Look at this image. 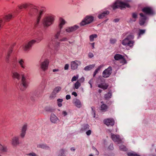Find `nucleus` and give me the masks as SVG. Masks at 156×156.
Returning <instances> with one entry per match:
<instances>
[{"instance_id":"20e7f679","label":"nucleus","mask_w":156,"mask_h":156,"mask_svg":"<svg viewBox=\"0 0 156 156\" xmlns=\"http://www.w3.org/2000/svg\"><path fill=\"white\" fill-rule=\"evenodd\" d=\"M16 84L18 85L20 89L22 91L25 90L28 86V82L27 79L23 75H22V79L20 84L16 82Z\"/></svg>"},{"instance_id":"9d476101","label":"nucleus","mask_w":156,"mask_h":156,"mask_svg":"<svg viewBox=\"0 0 156 156\" xmlns=\"http://www.w3.org/2000/svg\"><path fill=\"white\" fill-rule=\"evenodd\" d=\"M140 17L139 19V24L141 26H142L145 23L147 17L145 15L142 13H140Z\"/></svg>"},{"instance_id":"aec40b11","label":"nucleus","mask_w":156,"mask_h":156,"mask_svg":"<svg viewBox=\"0 0 156 156\" xmlns=\"http://www.w3.org/2000/svg\"><path fill=\"white\" fill-rule=\"evenodd\" d=\"M78 28L79 26L76 25L72 27H67L66 29V30L67 32L70 33L76 30Z\"/></svg>"},{"instance_id":"a19ab883","label":"nucleus","mask_w":156,"mask_h":156,"mask_svg":"<svg viewBox=\"0 0 156 156\" xmlns=\"http://www.w3.org/2000/svg\"><path fill=\"white\" fill-rule=\"evenodd\" d=\"M80 86V83L78 81H77L75 84V87L76 89H78Z\"/></svg>"},{"instance_id":"7ed1b4c3","label":"nucleus","mask_w":156,"mask_h":156,"mask_svg":"<svg viewBox=\"0 0 156 156\" xmlns=\"http://www.w3.org/2000/svg\"><path fill=\"white\" fill-rule=\"evenodd\" d=\"M43 39V37L42 36H39L36 40H32L30 41L27 44L23 46V48L24 50L25 51L29 50L32 45L36 42L37 43L40 42Z\"/></svg>"},{"instance_id":"7c9ffc66","label":"nucleus","mask_w":156,"mask_h":156,"mask_svg":"<svg viewBox=\"0 0 156 156\" xmlns=\"http://www.w3.org/2000/svg\"><path fill=\"white\" fill-rule=\"evenodd\" d=\"M115 123V120L113 119H108V126H112L114 125Z\"/></svg>"},{"instance_id":"0e129e2a","label":"nucleus","mask_w":156,"mask_h":156,"mask_svg":"<svg viewBox=\"0 0 156 156\" xmlns=\"http://www.w3.org/2000/svg\"><path fill=\"white\" fill-rule=\"evenodd\" d=\"M69 67V65L68 64H66L65 65L64 67V69L65 70H67L68 69Z\"/></svg>"},{"instance_id":"2f4dec72","label":"nucleus","mask_w":156,"mask_h":156,"mask_svg":"<svg viewBox=\"0 0 156 156\" xmlns=\"http://www.w3.org/2000/svg\"><path fill=\"white\" fill-rule=\"evenodd\" d=\"M31 5L30 3H25L19 6V8L21 9L23 8L26 9L28 7H30Z\"/></svg>"},{"instance_id":"0eeeda50","label":"nucleus","mask_w":156,"mask_h":156,"mask_svg":"<svg viewBox=\"0 0 156 156\" xmlns=\"http://www.w3.org/2000/svg\"><path fill=\"white\" fill-rule=\"evenodd\" d=\"M94 20V17L91 16H87L80 23L81 26H84L91 23Z\"/></svg>"},{"instance_id":"58836bf2","label":"nucleus","mask_w":156,"mask_h":156,"mask_svg":"<svg viewBox=\"0 0 156 156\" xmlns=\"http://www.w3.org/2000/svg\"><path fill=\"white\" fill-rule=\"evenodd\" d=\"M89 126L88 124H86L83 126L82 128L81 129L83 131H85L89 129Z\"/></svg>"},{"instance_id":"13d9d810","label":"nucleus","mask_w":156,"mask_h":156,"mask_svg":"<svg viewBox=\"0 0 156 156\" xmlns=\"http://www.w3.org/2000/svg\"><path fill=\"white\" fill-rule=\"evenodd\" d=\"M3 23V21L2 18H0V28L1 27Z\"/></svg>"},{"instance_id":"e2e57ef3","label":"nucleus","mask_w":156,"mask_h":156,"mask_svg":"<svg viewBox=\"0 0 156 156\" xmlns=\"http://www.w3.org/2000/svg\"><path fill=\"white\" fill-rule=\"evenodd\" d=\"M88 56L90 58H91L94 57V55L92 53L90 52L88 54Z\"/></svg>"},{"instance_id":"9b49d317","label":"nucleus","mask_w":156,"mask_h":156,"mask_svg":"<svg viewBox=\"0 0 156 156\" xmlns=\"http://www.w3.org/2000/svg\"><path fill=\"white\" fill-rule=\"evenodd\" d=\"M111 138L114 141L118 144H120L122 142V140L119 135L112 134Z\"/></svg>"},{"instance_id":"f03ea898","label":"nucleus","mask_w":156,"mask_h":156,"mask_svg":"<svg viewBox=\"0 0 156 156\" xmlns=\"http://www.w3.org/2000/svg\"><path fill=\"white\" fill-rule=\"evenodd\" d=\"M134 37V35L132 34L128 35L122 41V44L126 47H129L130 48H132L134 43V41L133 40Z\"/></svg>"},{"instance_id":"79ce46f5","label":"nucleus","mask_w":156,"mask_h":156,"mask_svg":"<svg viewBox=\"0 0 156 156\" xmlns=\"http://www.w3.org/2000/svg\"><path fill=\"white\" fill-rule=\"evenodd\" d=\"M103 76L105 78L107 77V69H106L103 72Z\"/></svg>"},{"instance_id":"4d7b16f0","label":"nucleus","mask_w":156,"mask_h":156,"mask_svg":"<svg viewBox=\"0 0 156 156\" xmlns=\"http://www.w3.org/2000/svg\"><path fill=\"white\" fill-rule=\"evenodd\" d=\"M91 133V131L90 130H88L86 133V134L88 136L90 135Z\"/></svg>"},{"instance_id":"bb28decb","label":"nucleus","mask_w":156,"mask_h":156,"mask_svg":"<svg viewBox=\"0 0 156 156\" xmlns=\"http://www.w3.org/2000/svg\"><path fill=\"white\" fill-rule=\"evenodd\" d=\"M37 147L46 150L49 149V147L46 145L43 144H40L37 145Z\"/></svg>"},{"instance_id":"f3484780","label":"nucleus","mask_w":156,"mask_h":156,"mask_svg":"<svg viewBox=\"0 0 156 156\" xmlns=\"http://www.w3.org/2000/svg\"><path fill=\"white\" fill-rule=\"evenodd\" d=\"M62 88L60 87H55L53 90L52 92V94L51 95L50 97L52 98H54L55 97L56 95L61 90Z\"/></svg>"},{"instance_id":"ea45409f","label":"nucleus","mask_w":156,"mask_h":156,"mask_svg":"<svg viewBox=\"0 0 156 156\" xmlns=\"http://www.w3.org/2000/svg\"><path fill=\"white\" fill-rule=\"evenodd\" d=\"M99 87L103 89L104 90L106 89L107 88V86L103 85L102 84H99L98 86Z\"/></svg>"},{"instance_id":"09e8293b","label":"nucleus","mask_w":156,"mask_h":156,"mask_svg":"<svg viewBox=\"0 0 156 156\" xmlns=\"http://www.w3.org/2000/svg\"><path fill=\"white\" fill-rule=\"evenodd\" d=\"M116 40L114 39L111 38L110 40V42L111 43L113 44L116 42Z\"/></svg>"},{"instance_id":"c03bdc74","label":"nucleus","mask_w":156,"mask_h":156,"mask_svg":"<svg viewBox=\"0 0 156 156\" xmlns=\"http://www.w3.org/2000/svg\"><path fill=\"white\" fill-rule=\"evenodd\" d=\"M108 98H111L112 96V92L111 90L108 89Z\"/></svg>"},{"instance_id":"4be33fe9","label":"nucleus","mask_w":156,"mask_h":156,"mask_svg":"<svg viewBox=\"0 0 156 156\" xmlns=\"http://www.w3.org/2000/svg\"><path fill=\"white\" fill-rule=\"evenodd\" d=\"M39 93L38 91L36 90L31 93V96L30 97V99L32 101L35 100V97H39L40 96L39 95Z\"/></svg>"},{"instance_id":"ddd939ff","label":"nucleus","mask_w":156,"mask_h":156,"mask_svg":"<svg viewBox=\"0 0 156 156\" xmlns=\"http://www.w3.org/2000/svg\"><path fill=\"white\" fill-rule=\"evenodd\" d=\"M81 62L79 61L76 60L73 61L71 63V68L73 70H75L77 68L78 66L81 64Z\"/></svg>"},{"instance_id":"4468645a","label":"nucleus","mask_w":156,"mask_h":156,"mask_svg":"<svg viewBox=\"0 0 156 156\" xmlns=\"http://www.w3.org/2000/svg\"><path fill=\"white\" fill-rule=\"evenodd\" d=\"M49 62V60L46 59L41 63V67L43 71H45L48 69Z\"/></svg>"},{"instance_id":"052dcab7","label":"nucleus","mask_w":156,"mask_h":156,"mask_svg":"<svg viewBox=\"0 0 156 156\" xmlns=\"http://www.w3.org/2000/svg\"><path fill=\"white\" fill-rule=\"evenodd\" d=\"M108 148L109 149L111 150L113 149V144H110L108 147Z\"/></svg>"},{"instance_id":"c756f323","label":"nucleus","mask_w":156,"mask_h":156,"mask_svg":"<svg viewBox=\"0 0 156 156\" xmlns=\"http://www.w3.org/2000/svg\"><path fill=\"white\" fill-rule=\"evenodd\" d=\"M101 110L102 112H105L106 111L107 106L103 103V101L101 102Z\"/></svg>"},{"instance_id":"338daca9","label":"nucleus","mask_w":156,"mask_h":156,"mask_svg":"<svg viewBox=\"0 0 156 156\" xmlns=\"http://www.w3.org/2000/svg\"><path fill=\"white\" fill-rule=\"evenodd\" d=\"M66 99L69 100V99H70L71 96L69 95H66Z\"/></svg>"},{"instance_id":"864d4df0","label":"nucleus","mask_w":156,"mask_h":156,"mask_svg":"<svg viewBox=\"0 0 156 156\" xmlns=\"http://www.w3.org/2000/svg\"><path fill=\"white\" fill-rule=\"evenodd\" d=\"M137 15L136 13H132V17L133 18L136 19L137 18Z\"/></svg>"},{"instance_id":"cd10ccee","label":"nucleus","mask_w":156,"mask_h":156,"mask_svg":"<svg viewBox=\"0 0 156 156\" xmlns=\"http://www.w3.org/2000/svg\"><path fill=\"white\" fill-rule=\"evenodd\" d=\"M107 15V11H105L101 14H100L98 16V17L99 19H102Z\"/></svg>"},{"instance_id":"4c0bfd02","label":"nucleus","mask_w":156,"mask_h":156,"mask_svg":"<svg viewBox=\"0 0 156 156\" xmlns=\"http://www.w3.org/2000/svg\"><path fill=\"white\" fill-rule=\"evenodd\" d=\"M128 156H140L135 152H129L127 154Z\"/></svg>"},{"instance_id":"a878e982","label":"nucleus","mask_w":156,"mask_h":156,"mask_svg":"<svg viewBox=\"0 0 156 156\" xmlns=\"http://www.w3.org/2000/svg\"><path fill=\"white\" fill-rule=\"evenodd\" d=\"M18 63L20 66L23 69L25 68L26 66L24 64V61L23 59H19L18 60Z\"/></svg>"},{"instance_id":"f257e3e1","label":"nucleus","mask_w":156,"mask_h":156,"mask_svg":"<svg viewBox=\"0 0 156 156\" xmlns=\"http://www.w3.org/2000/svg\"><path fill=\"white\" fill-rule=\"evenodd\" d=\"M59 21L60 23L58 27L60 30L58 31L55 34L54 37L55 40L52 42L53 45L55 47V49L56 50L58 48L59 46L60 42H59V41L61 37L60 35L61 29L62 28L63 26L66 23V21L65 20L62 18L59 19Z\"/></svg>"},{"instance_id":"c85d7f7f","label":"nucleus","mask_w":156,"mask_h":156,"mask_svg":"<svg viewBox=\"0 0 156 156\" xmlns=\"http://www.w3.org/2000/svg\"><path fill=\"white\" fill-rule=\"evenodd\" d=\"M16 61L17 58L16 57H13L12 59V61L11 62L12 66L13 68H15L16 66Z\"/></svg>"},{"instance_id":"774afa93","label":"nucleus","mask_w":156,"mask_h":156,"mask_svg":"<svg viewBox=\"0 0 156 156\" xmlns=\"http://www.w3.org/2000/svg\"><path fill=\"white\" fill-rule=\"evenodd\" d=\"M72 95H74L75 97H76L77 96V94L75 92H73L72 93Z\"/></svg>"},{"instance_id":"412c9836","label":"nucleus","mask_w":156,"mask_h":156,"mask_svg":"<svg viewBox=\"0 0 156 156\" xmlns=\"http://www.w3.org/2000/svg\"><path fill=\"white\" fill-rule=\"evenodd\" d=\"M50 119L51 122L54 123H56L58 120V117L53 113L51 114Z\"/></svg>"},{"instance_id":"393cba45","label":"nucleus","mask_w":156,"mask_h":156,"mask_svg":"<svg viewBox=\"0 0 156 156\" xmlns=\"http://www.w3.org/2000/svg\"><path fill=\"white\" fill-rule=\"evenodd\" d=\"M112 67L110 66L108 67V77L109 76L112 74V75L113 76H115L116 73V71H115L112 72Z\"/></svg>"},{"instance_id":"dca6fc26","label":"nucleus","mask_w":156,"mask_h":156,"mask_svg":"<svg viewBox=\"0 0 156 156\" xmlns=\"http://www.w3.org/2000/svg\"><path fill=\"white\" fill-rule=\"evenodd\" d=\"M27 124L25 123L22 127L20 134V136L22 138H23L25 136L27 130Z\"/></svg>"},{"instance_id":"3c124183","label":"nucleus","mask_w":156,"mask_h":156,"mask_svg":"<svg viewBox=\"0 0 156 156\" xmlns=\"http://www.w3.org/2000/svg\"><path fill=\"white\" fill-rule=\"evenodd\" d=\"M10 55H9L7 54L6 58V61L7 63H9V57H10Z\"/></svg>"},{"instance_id":"603ef678","label":"nucleus","mask_w":156,"mask_h":156,"mask_svg":"<svg viewBox=\"0 0 156 156\" xmlns=\"http://www.w3.org/2000/svg\"><path fill=\"white\" fill-rule=\"evenodd\" d=\"M78 78V77L76 76H73L71 79V81L73 82V81L76 80Z\"/></svg>"},{"instance_id":"a18cd8bd","label":"nucleus","mask_w":156,"mask_h":156,"mask_svg":"<svg viewBox=\"0 0 156 156\" xmlns=\"http://www.w3.org/2000/svg\"><path fill=\"white\" fill-rule=\"evenodd\" d=\"M113 102L112 101H109L108 103V108H109L112 107L113 105Z\"/></svg>"},{"instance_id":"6ab92c4d","label":"nucleus","mask_w":156,"mask_h":156,"mask_svg":"<svg viewBox=\"0 0 156 156\" xmlns=\"http://www.w3.org/2000/svg\"><path fill=\"white\" fill-rule=\"evenodd\" d=\"M12 76L13 79H16L18 80H19L21 78V76L20 74L18 73L13 70L12 72Z\"/></svg>"},{"instance_id":"c9c22d12","label":"nucleus","mask_w":156,"mask_h":156,"mask_svg":"<svg viewBox=\"0 0 156 156\" xmlns=\"http://www.w3.org/2000/svg\"><path fill=\"white\" fill-rule=\"evenodd\" d=\"M97 37V35L96 34H92L90 36V40L91 41H93L94 40V38H96Z\"/></svg>"},{"instance_id":"de8ad7c7","label":"nucleus","mask_w":156,"mask_h":156,"mask_svg":"<svg viewBox=\"0 0 156 156\" xmlns=\"http://www.w3.org/2000/svg\"><path fill=\"white\" fill-rule=\"evenodd\" d=\"M29 156H38L34 152H32L27 154Z\"/></svg>"},{"instance_id":"1a4fd4ad","label":"nucleus","mask_w":156,"mask_h":156,"mask_svg":"<svg viewBox=\"0 0 156 156\" xmlns=\"http://www.w3.org/2000/svg\"><path fill=\"white\" fill-rule=\"evenodd\" d=\"M142 11L147 15H152L154 14L153 9L151 7H144L142 10Z\"/></svg>"},{"instance_id":"680f3d73","label":"nucleus","mask_w":156,"mask_h":156,"mask_svg":"<svg viewBox=\"0 0 156 156\" xmlns=\"http://www.w3.org/2000/svg\"><path fill=\"white\" fill-rule=\"evenodd\" d=\"M92 148L94 150H95V151H96V154L98 155L99 154V152L97 150V149L94 147H93Z\"/></svg>"},{"instance_id":"423d86ee","label":"nucleus","mask_w":156,"mask_h":156,"mask_svg":"<svg viewBox=\"0 0 156 156\" xmlns=\"http://www.w3.org/2000/svg\"><path fill=\"white\" fill-rule=\"evenodd\" d=\"M129 8L130 6L129 4L127 3L122 2H115L113 5L112 8L115 10L117 8H120L122 9L126 8Z\"/></svg>"},{"instance_id":"37998d69","label":"nucleus","mask_w":156,"mask_h":156,"mask_svg":"<svg viewBox=\"0 0 156 156\" xmlns=\"http://www.w3.org/2000/svg\"><path fill=\"white\" fill-rule=\"evenodd\" d=\"M119 149L123 151H127L126 148L124 145H121L119 147Z\"/></svg>"},{"instance_id":"6e6d98bb","label":"nucleus","mask_w":156,"mask_h":156,"mask_svg":"<svg viewBox=\"0 0 156 156\" xmlns=\"http://www.w3.org/2000/svg\"><path fill=\"white\" fill-rule=\"evenodd\" d=\"M102 67V66H100L98 68H97L94 71V72L97 73L98 72V71L100 70L101 68Z\"/></svg>"},{"instance_id":"6e6552de","label":"nucleus","mask_w":156,"mask_h":156,"mask_svg":"<svg viewBox=\"0 0 156 156\" xmlns=\"http://www.w3.org/2000/svg\"><path fill=\"white\" fill-rule=\"evenodd\" d=\"M44 11L41 10L37 19L36 20L34 23V27L35 29L38 28L40 27L39 22L41 19V16L43 13Z\"/></svg>"},{"instance_id":"2eb2a0df","label":"nucleus","mask_w":156,"mask_h":156,"mask_svg":"<svg viewBox=\"0 0 156 156\" xmlns=\"http://www.w3.org/2000/svg\"><path fill=\"white\" fill-rule=\"evenodd\" d=\"M30 7L31 8L29 12V14L30 15H35L37 13L38 9L37 7L31 5Z\"/></svg>"},{"instance_id":"e433bc0d","label":"nucleus","mask_w":156,"mask_h":156,"mask_svg":"<svg viewBox=\"0 0 156 156\" xmlns=\"http://www.w3.org/2000/svg\"><path fill=\"white\" fill-rule=\"evenodd\" d=\"M63 101V100L61 99H58L57 100V102L58 106L61 107L62 106V102Z\"/></svg>"},{"instance_id":"f8f14e48","label":"nucleus","mask_w":156,"mask_h":156,"mask_svg":"<svg viewBox=\"0 0 156 156\" xmlns=\"http://www.w3.org/2000/svg\"><path fill=\"white\" fill-rule=\"evenodd\" d=\"M19 137L17 136L13 137L11 140V144L14 146L16 147L20 144Z\"/></svg>"},{"instance_id":"69168bd1","label":"nucleus","mask_w":156,"mask_h":156,"mask_svg":"<svg viewBox=\"0 0 156 156\" xmlns=\"http://www.w3.org/2000/svg\"><path fill=\"white\" fill-rule=\"evenodd\" d=\"M12 48H11L8 51L7 54L10 55L12 52Z\"/></svg>"},{"instance_id":"39448f33","label":"nucleus","mask_w":156,"mask_h":156,"mask_svg":"<svg viewBox=\"0 0 156 156\" xmlns=\"http://www.w3.org/2000/svg\"><path fill=\"white\" fill-rule=\"evenodd\" d=\"M54 20V17L52 16H49L44 18L43 24L44 27H48L51 25Z\"/></svg>"},{"instance_id":"5701e85b","label":"nucleus","mask_w":156,"mask_h":156,"mask_svg":"<svg viewBox=\"0 0 156 156\" xmlns=\"http://www.w3.org/2000/svg\"><path fill=\"white\" fill-rule=\"evenodd\" d=\"M73 103L78 108H80L82 107L81 103L79 99H74L73 100Z\"/></svg>"},{"instance_id":"72a5a7b5","label":"nucleus","mask_w":156,"mask_h":156,"mask_svg":"<svg viewBox=\"0 0 156 156\" xmlns=\"http://www.w3.org/2000/svg\"><path fill=\"white\" fill-rule=\"evenodd\" d=\"M95 66V65L94 64L87 66L84 68V69L86 71L90 70L94 68Z\"/></svg>"},{"instance_id":"8fccbe9b","label":"nucleus","mask_w":156,"mask_h":156,"mask_svg":"<svg viewBox=\"0 0 156 156\" xmlns=\"http://www.w3.org/2000/svg\"><path fill=\"white\" fill-rule=\"evenodd\" d=\"M145 32V30H140V32L139 33V35H140L141 34H143Z\"/></svg>"},{"instance_id":"a211bd4d","label":"nucleus","mask_w":156,"mask_h":156,"mask_svg":"<svg viewBox=\"0 0 156 156\" xmlns=\"http://www.w3.org/2000/svg\"><path fill=\"white\" fill-rule=\"evenodd\" d=\"M13 17V16L12 14H8L4 16L3 17V18L2 19L3 22H5L9 21Z\"/></svg>"},{"instance_id":"49530a36","label":"nucleus","mask_w":156,"mask_h":156,"mask_svg":"<svg viewBox=\"0 0 156 156\" xmlns=\"http://www.w3.org/2000/svg\"><path fill=\"white\" fill-rule=\"evenodd\" d=\"M68 40L67 39L66 37H63L62 38H60L59 40V42L60 41H66Z\"/></svg>"},{"instance_id":"f704fd0d","label":"nucleus","mask_w":156,"mask_h":156,"mask_svg":"<svg viewBox=\"0 0 156 156\" xmlns=\"http://www.w3.org/2000/svg\"><path fill=\"white\" fill-rule=\"evenodd\" d=\"M65 150L63 149L61 150L58 156H66L65 154Z\"/></svg>"},{"instance_id":"b1692460","label":"nucleus","mask_w":156,"mask_h":156,"mask_svg":"<svg viewBox=\"0 0 156 156\" xmlns=\"http://www.w3.org/2000/svg\"><path fill=\"white\" fill-rule=\"evenodd\" d=\"M114 58L116 60H118L119 59H122L124 62H126V60L124 59V57L121 55L117 54L114 56Z\"/></svg>"},{"instance_id":"5fc2aeb1","label":"nucleus","mask_w":156,"mask_h":156,"mask_svg":"<svg viewBox=\"0 0 156 156\" xmlns=\"http://www.w3.org/2000/svg\"><path fill=\"white\" fill-rule=\"evenodd\" d=\"M84 78L83 77H82L78 81L80 83H83L84 82Z\"/></svg>"},{"instance_id":"bf43d9fd","label":"nucleus","mask_w":156,"mask_h":156,"mask_svg":"<svg viewBox=\"0 0 156 156\" xmlns=\"http://www.w3.org/2000/svg\"><path fill=\"white\" fill-rule=\"evenodd\" d=\"M94 107H91L92 110V111H93V112L94 113V117H95V110H94Z\"/></svg>"},{"instance_id":"473e14b6","label":"nucleus","mask_w":156,"mask_h":156,"mask_svg":"<svg viewBox=\"0 0 156 156\" xmlns=\"http://www.w3.org/2000/svg\"><path fill=\"white\" fill-rule=\"evenodd\" d=\"M0 151L2 152H6L7 151V147L2 145L0 143Z\"/></svg>"}]
</instances>
